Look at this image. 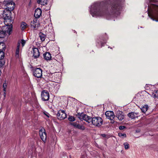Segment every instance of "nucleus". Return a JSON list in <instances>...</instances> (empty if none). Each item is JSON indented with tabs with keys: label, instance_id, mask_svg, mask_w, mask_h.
Here are the masks:
<instances>
[{
	"label": "nucleus",
	"instance_id": "obj_5",
	"mask_svg": "<svg viewBox=\"0 0 158 158\" xmlns=\"http://www.w3.org/2000/svg\"><path fill=\"white\" fill-rule=\"evenodd\" d=\"M108 39V37L106 34L104 36H101L97 41L96 46L98 48H101L104 46L106 43V41Z\"/></svg>",
	"mask_w": 158,
	"mask_h": 158
},
{
	"label": "nucleus",
	"instance_id": "obj_36",
	"mask_svg": "<svg viewBox=\"0 0 158 158\" xmlns=\"http://www.w3.org/2000/svg\"><path fill=\"white\" fill-rule=\"evenodd\" d=\"M4 53L2 51H0V59L1 58H4Z\"/></svg>",
	"mask_w": 158,
	"mask_h": 158
},
{
	"label": "nucleus",
	"instance_id": "obj_14",
	"mask_svg": "<svg viewBox=\"0 0 158 158\" xmlns=\"http://www.w3.org/2000/svg\"><path fill=\"white\" fill-rule=\"evenodd\" d=\"M39 133L41 139L43 141L45 142L47 138L46 133L45 130L44 129H41L40 130Z\"/></svg>",
	"mask_w": 158,
	"mask_h": 158
},
{
	"label": "nucleus",
	"instance_id": "obj_43",
	"mask_svg": "<svg viewBox=\"0 0 158 158\" xmlns=\"http://www.w3.org/2000/svg\"><path fill=\"white\" fill-rule=\"evenodd\" d=\"M1 73H2V72H1V70H0V76L1 75Z\"/></svg>",
	"mask_w": 158,
	"mask_h": 158
},
{
	"label": "nucleus",
	"instance_id": "obj_22",
	"mask_svg": "<svg viewBox=\"0 0 158 158\" xmlns=\"http://www.w3.org/2000/svg\"><path fill=\"white\" fill-rule=\"evenodd\" d=\"M39 36L40 40L42 41H44L46 37V35L42 32H40L39 34Z\"/></svg>",
	"mask_w": 158,
	"mask_h": 158
},
{
	"label": "nucleus",
	"instance_id": "obj_37",
	"mask_svg": "<svg viewBox=\"0 0 158 158\" xmlns=\"http://www.w3.org/2000/svg\"><path fill=\"white\" fill-rule=\"evenodd\" d=\"M44 113L47 117H49L50 114L48 113L46 111H44Z\"/></svg>",
	"mask_w": 158,
	"mask_h": 158
},
{
	"label": "nucleus",
	"instance_id": "obj_29",
	"mask_svg": "<svg viewBox=\"0 0 158 158\" xmlns=\"http://www.w3.org/2000/svg\"><path fill=\"white\" fill-rule=\"evenodd\" d=\"M5 63L4 58L0 59V68L2 67L5 64Z\"/></svg>",
	"mask_w": 158,
	"mask_h": 158
},
{
	"label": "nucleus",
	"instance_id": "obj_16",
	"mask_svg": "<svg viewBox=\"0 0 158 158\" xmlns=\"http://www.w3.org/2000/svg\"><path fill=\"white\" fill-rule=\"evenodd\" d=\"M71 124L74 127L81 130H83L85 129L84 126L83 125L79 124L77 122L72 123H71Z\"/></svg>",
	"mask_w": 158,
	"mask_h": 158
},
{
	"label": "nucleus",
	"instance_id": "obj_25",
	"mask_svg": "<svg viewBox=\"0 0 158 158\" xmlns=\"http://www.w3.org/2000/svg\"><path fill=\"white\" fill-rule=\"evenodd\" d=\"M56 58L57 59V61L59 62H62L63 61V58L60 54H58L56 56Z\"/></svg>",
	"mask_w": 158,
	"mask_h": 158
},
{
	"label": "nucleus",
	"instance_id": "obj_2",
	"mask_svg": "<svg viewBox=\"0 0 158 158\" xmlns=\"http://www.w3.org/2000/svg\"><path fill=\"white\" fill-rule=\"evenodd\" d=\"M144 5L148 17L158 22V0H146Z\"/></svg>",
	"mask_w": 158,
	"mask_h": 158
},
{
	"label": "nucleus",
	"instance_id": "obj_12",
	"mask_svg": "<svg viewBox=\"0 0 158 158\" xmlns=\"http://www.w3.org/2000/svg\"><path fill=\"white\" fill-rule=\"evenodd\" d=\"M31 53L32 54V57L34 59H37L40 56L39 50L37 48H33L32 50L31 51Z\"/></svg>",
	"mask_w": 158,
	"mask_h": 158
},
{
	"label": "nucleus",
	"instance_id": "obj_27",
	"mask_svg": "<svg viewBox=\"0 0 158 158\" xmlns=\"http://www.w3.org/2000/svg\"><path fill=\"white\" fill-rule=\"evenodd\" d=\"M27 26V24L25 22H23L21 25L22 30H23L25 29L26 28Z\"/></svg>",
	"mask_w": 158,
	"mask_h": 158
},
{
	"label": "nucleus",
	"instance_id": "obj_21",
	"mask_svg": "<svg viewBox=\"0 0 158 158\" xmlns=\"http://www.w3.org/2000/svg\"><path fill=\"white\" fill-rule=\"evenodd\" d=\"M37 2L38 4L44 6L47 4V0H37Z\"/></svg>",
	"mask_w": 158,
	"mask_h": 158
},
{
	"label": "nucleus",
	"instance_id": "obj_32",
	"mask_svg": "<svg viewBox=\"0 0 158 158\" xmlns=\"http://www.w3.org/2000/svg\"><path fill=\"white\" fill-rule=\"evenodd\" d=\"M123 145H124V148L125 149L127 150L129 148V145L127 143L125 142L124 143H123Z\"/></svg>",
	"mask_w": 158,
	"mask_h": 158
},
{
	"label": "nucleus",
	"instance_id": "obj_11",
	"mask_svg": "<svg viewBox=\"0 0 158 158\" xmlns=\"http://www.w3.org/2000/svg\"><path fill=\"white\" fill-rule=\"evenodd\" d=\"M33 75L37 78H41L42 76V70L40 68H36L33 71Z\"/></svg>",
	"mask_w": 158,
	"mask_h": 158
},
{
	"label": "nucleus",
	"instance_id": "obj_23",
	"mask_svg": "<svg viewBox=\"0 0 158 158\" xmlns=\"http://www.w3.org/2000/svg\"><path fill=\"white\" fill-rule=\"evenodd\" d=\"M152 96L154 98H158V90H154L151 92Z\"/></svg>",
	"mask_w": 158,
	"mask_h": 158
},
{
	"label": "nucleus",
	"instance_id": "obj_30",
	"mask_svg": "<svg viewBox=\"0 0 158 158\" xmlns=\"http://www.w3.org/2000/svg\"><path fill=\"white\" fill-rule=\"evenodd\" d=\"M118 135L120 137L122 138H124L126 137V134H122L121 133H119L118 134Z\"/></svg>",
	"mask_w": 158,
	"mask_h": 158
},
{
	"label": "nucleus",
	"instance_id": "obj_1",
	"mask_svg": "<svg viewBox=\"0 0 158 158\" xmlns=\"http://www.w3.org/2000/svg\"><path fill=\"white\" fill-rule=\"evenodd\" d=\"M125 0H104L93 4L89 8L92 17L111 20L118 19Z\"/></svg>",
	"mask_w": 158,
	"mask_h": 158
},
{
	"label": "nucleus",
	"instance_id": "obj_31",
	"mask_svg": "<svg viewBox=\"0 0 158 158\" xmlns=\"http://www.w3.org/2000/svg\"><path fill=\"white\" fill-rule=\"evenodd\" d=\"M7 85L6 83H4L3 84V90L4 92V93L5 94V92L6 91Z\"/></svg>",
	"mask_w": 158,
	"mask_h": 158
},
{
	"label": "nucleus",
	"instance_id": "obj_28",
	"mask_svg": "<svg viewBox=\"0 0 158 158\" xmlns=\"http://www.w3.org/2000/svg\"><path fill=\"white\" fill-rule=\"evenodd\" d=\"M37 20H38L37 19L34 18L33 19V20L30 23V25L31 27H32V26L37 23Z\"/></svg>",
	"mask_w": 158,
	"mask_h": 158
},
{
	"label": "nucleus",
	"instance_id": "obj_35",
	"mask_svg": "<svg viewBox=\"0 0 158 158\" xmlns=\"http://www.w3.org/2000/svg\"><path fill=\"white\" fill-rule=\"evenodd\" d=\"M39 26V24L38 23H37L35 24L32 26V27H33L35 29H37Z\"/></svg>",
	"mask_w": 158,
	"mask_h": 158
},
{
	"label": "nucleus",
	"instance_id": "obj_33",
	"mask_svg": "<svg viewBox=\"0 0 158 158\" xmlns=\"http://www.w3.org/2000/svg\"><path fill=\"white\" fill-rule=\"evenodd\" d=\"M68 119L69 121L71 122H73L75 120V118L72 116H69L68 118Z\"/></svg>",
	"mask_w": 158,
	"mask_h": 158
},
{
	"label": "nucleus",
	"instance_id": "obj_3",
	"mask_svg": "<svg viewBox=\"0 0 158 158\" xmlns=\"http://www.w3.org/2000/svg\"><path fill=\"white\" fill-rule=\"evenodd\" d=\"M11 12L4 10L2 14L5 24L7 26H12L13 23L12 18L11 16Z\"/></svg>",
	"mask_w": 158,
	"mask_h": 158
},
{
	"label": "nucleus",
	"instance_id": "obj_19",
	"mask_svg": "<svg viewBox=\"0 0 158 158\" xmlns=\"http://www.w3.org/2000/svg\"><path fill=\"white\" fill-rule=\"evenodd\" d=\"M20 46V43L19 42L18 43L15 53V56L17 58L19 57Z\"/></svg>",
	"mask_w": 158,
	"mask_h": 158
},
{
	"label": "nucleus",
	"instance_id": "obj_24",
	"mask_svg": "<svg viewBox=\"0 0 158 158\" xmlns=\"http://www.w3.org/2000/svg\"><path fill=\"white\" fill-rule=\"evenodd\" d=\"M148 106L146 105L142 106L140 109L143 112L145 113L148 110Z\"/></svg>",
	"mask_w": 158,
	"mask_h": 158
},
{
	"label": "nucleus",
	"instance_id": "obj_42",
	"mask_svg": "<svg viewBox=\"0 0 158 158\" xmlns=\"http://www.w3.org/2000/svg\"><path fill=\"white\" fill-rule=\"evenodd\" d=\"M51 32H52V33H53V29L52 28L51 29Z\"/></svg>",
	"mask_w": 158,
	"mask_h": 158
},
{
	"label": "nucleus",
	"instance_id": "obj_15",
	"mask_svg": "<svg viewBox=\"0 0 158 158\" xmlns=\"http://www.w3.org/2000/svg\"><path fill=\"white\" fill-rule=\"evenodd\" d=\"M116 117L119 121H122L124 118V113L121 111L118 110L116 113Z\"/></svg>",
	"mask_w": 158,
	"mask_h": 158
},
{
	"label": "nucleus",
	"instance_id": "obj_40",
	"mask_svg": "<svg viewBox=\"0 0 158 158\" xmlns=\"http://www.w3.org/2000/svg\"><path fill=\"white\" fill-rule=\"evenodd\" d=\"M102 135L103 137H106V135L105 134H102Z\"/></svg>",
	"mask_w": 158,
	"mask_h": 158
},
{
	"label": "nucleus",
	"instance_id": "obj_6",
	"mask_svg": "<svg viewBox=\"0 0 158 158\" xmlns=\"http://www.w3.org/2000/svg\"><path fill=\"white\" fill-rule=\"evenodd\" d=\"M77 116L80 120H83L87 123V125L90 126L92 118L83 113H78Z\"/></svg>",
	"mask_w": 158,
	"mask_h": 158
},
{
	"label": "nucleus",
	"instance_id": "obj_20",
	"mask_svg": "<svg viewBox=\"0 0 158 158\" xmlns=\"http://www.w3.org/2000/svg\"><path fill=\"white\" fill-rule=\"evenodd\" d=\"M43 56L44 59L46 60H50L51 59V55L50 53L48 52H46L44 53Z\"/></svg>",
	"mask_w": 158,
	"mask_h": 158
},
{
	"label": "nucleus",
	"instance_id": "obj_10",
	"mask_svg": "<svg viewBox=\"0 0 158 158\" xmlns=\"http://www.w3.org/2000/svg\"><path fill=\"white\" fill-rule=\"evenodd\" d=\"M105 114L106 118L111 120V123H113L114 122V119L115 117L114 113L113 111H106Z\"/></svg>",
	"mask_w": 158,
	"mask_h": 158
},
{
	"label": "nucleus",
	"instance_id": "obj_39",
	"mask_svg": "<svg viewBox=\"0 0 158 158\" xmlns=\"http://www.w3.org/2000/svg\"><path fill=\"white\" fill-rule=\"evenodd\" d=\"M135 131H136V132L138 133L140 131V130H139V129L136 130Z\"/></svg>",
	"mask_w": 158,
	"mask_h": 158
},
{
	"label": "nucleus",
	"instance_id": "obj_4",
	"mask_svg": "<svg viewBox=\"0 0 158 158\" xmlns=\"http://www.w3.org/2000/svg\"><path fill=\"white\" fill-rule=\"evenodd\" d=\"M3 4L5 8V10L11 11L15 8V3L10 0H4Z\"/></svg>",
	"mask_w": 158,
	"mask_h": 158
},
{
	"label": "nucleus",
	"instance_id": "obj_41",
	"mask_svg": "<svg viewBox=\"0 0 158 158\" xmlns=\"http://www.w3.org/2000/svg\"><path fill=\"white\" fill-rule=\"evenodd\" d=\"M48 107L50 109H52V106H50L49 105L48 106Z\"/></svg>",
	"mask_w": 158,
	"mask_h": 158
},
{
	"label": "nucleus",
	"instance_id": "obj_7",
	"mask_svg": "<svg viewBox=\"0 0 158 158\" xmlns=\"http://www.w3.org/2000/svg\"><path fill=\"white\" fill-rule=\"evenodd\" d=\"M103 120L102 118L99 117H94L92 118L90 125L99 127L102 124Z\"/></svg>",
	"mask_w": 158,
	"mask_h": 158
},
{
	"label": "nucleus",
	"instance_id": "obj_38",
	"mask_svg": "<svg viewBox=\"0 0 158 158\" xmlns=\"http://www.w3.org/2000/svg\"><path fill=\"white\" fill-rule=\"evenodd\" d=\"M125 128H126L124 126H120L119 127V129L120 130H123Z\"/></svg>",
	"mask_w": 158,
	"mask_h": 158
},
{
	"label": "nucleus",
	"instance_id": "obj_9",
	"mask_svg": "<svg viewBox=\"0 0 158 158\" xmlns=\"http://www.w3.org/2000/svg\"><path fill=\"white\" fill-rule=\"evenodd\" d=\"M12 31V26L7 27L6 30L1 31L0 30V38H3L8 33L10 35Z\"/></svg>",
	"mask_w": 158,
	"mask_h": 158
},
{
	"label": "nucleus",
	"instance_id": "obj_13",
	"mask_svg": "<svg viewBox=\"0 0 158 158\" xmlns=\"http://www.w3.org/2000/svg\"><path fill=\"white\" fill-rule=\"evenodd\" d=\"M41 96L42 99L43 101H47L49 99V94L48 92L46 90H44L41 92Z\"/></svg>",
	"mask_w": 158,
	"mask_h": 158
},
{
	"label": "nucleus",
	"instance_id": "obj_34",
	"mask_svg": "<svg viewBox=\"0 0 158 158\" xmlns=\"http://www.w3.org/2000/svg\"><path fill=\"white\" fill-rule=\"evenodd\" d=\"M19 43H20V44H21L22 45V46H23L25 45V44L26 43L25 40H24L23 39H22L21 40L19 41L18 43H19Z\"/></svg>",
	"mask_w": 158,
	"mask_h": 158
},
{
	"label": "nucleus",
	"instance_id": "obj_8",
	"mask_svg": "<svg viewBox=\"0 0 158 158\" xmlns=\"http://www.w3.org/2000/svg\"><path fill=\"white\" fill-rule=\"evenodd\" d=\"M54 113L56 114L57 119L60 120H64L67 117V114L63 110L60 109L58 111L57 113Z\"/></svg>",
	"mask_w": 158,
	"mask_h": 158
},
{
	"label": "nucleus",
	"instance_id": "obj_17",
	"mask_svg": "<svg viewBox=\"0 0 158 158\" xmlns=\"http://www.w3.org/2000/svg\"><path fill=\"white\" fill-rule=\"evenodd\" d=\"M42 14V10L41 9L39 8H37L35 10L34 15L35 18H39Z\"/></svg>",
	"mask_w": 158,
	"mask_h": 158
},
{
	"label": "nucleus",
	"instance_id": "obj_26",
	"mask_svg": "<svg viewBox=\"0 0 158 158\" xmlns=\"http://www.w3.org/2000/svg\"><path fill=\"white\" fill-rule=\"evenodd\" d=\"M6 48L3 43H0V51L4 52Z\"/></svg>",
	"mask_w": 158,
	"mask_h": 158
},
{
	"label": "nucleus",
	"instance_id": "obj_18",
	"mask_svg": "<svg viewBox=\"0 0 158 158\" xmlns=\"http://www.w3.org/2000/svg\"><path fill=\"white\" fill-rule=\"evenodd\" d=\"M139 114L138 113H136L134 112H131L127 114V116L131 119H135L137 118Z\"/></svg>",
	"mask_w": 158,
	"mask_h": 158
}]
</instances>
